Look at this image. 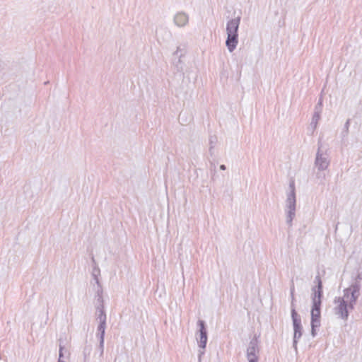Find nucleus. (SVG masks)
I'll list each match as a JSON object with an SVG mask.
<instances>
[{
    "instance_id": "412c9836",
    "label": "nucleus",
    "mask_w": 362,
    "mask_h": 362,
    "mask_svg": "<svg viewBox=\"0 0 362 362\" xmlns=\"http://www.w3.org/2000/svg\"><path fill=\"white\" fill-rule=\"evenodd\" d=\"M294 293V286L293 285L291 287V295H293Z\"/></svg>"
},
{
    "instance_id": "5701e85b",
    "label": "nucleus",
    "mask_w": 362,
    "mask_h": 362,
    "mask_svg": "<svg viewBox=\"0 0 362 362\" xmlns=\"http://www.w3.org/2000/svg\"><path fill=\"white\" fill-rule=\"evenodd\" d=\"M58 362H65V361H64L63 360H62V358H59Z\"/></svg>"
},
{
    "instance_id": "1a4fd4ad",
    "label": "nucleus",
    "mask_w": 362,
    "mask_h": 362,
    "mask_svg": "<svg viewBox=\"0 0 362 362\" xmlns=\"http://www.w3.org/2000/svg\"><path fill=\"white\" fill-rule=\"evenodd\" d=\"M361 285L359 282L355 281L349 288H345L343 293L346 298H349L351 302L356 303L360 296Z\"/></svg>"
},
{
    "instance_id": "b1692460",
    "label": "nucleus",
    "mask_w": 362,
    "mask_h": 362,
    "mask_svg": "<svg viewBox=\"0 0 362 362\" xmlns=\"http://www.w3.org/2000/svg\"><path fill=\"white\" fill-rule=\"evenodd\" d=\"M291 298H292V301H293V299H294V294L291 295Z\"/></svg>"
},
{
    "instance_id": "dca6fc26",
    "label": "nucleus",
    "mask_w": 362,
    "mask_h": 362,
    "mask_svg": "<svg viewBox=\"0 0 362 362\" xmlns=\"http://www.w3.org/2000/svg\"><path fill=\"white\" fill-rule=\"evenodd\" d=\"M59 358H62L64 356L63 354V351L64 349V346L62 344V339H59Z\"/></svg>"
},
{
    "instance_id": "0eeeda50",
    "label": "nucleus",
    "mask_w": 362,
    "mask_h": 362,
    "mask_svg": "<svg viewBox=\"0 0 362 362\" xmlns=\"http://www.w3.org/2000/svg\"><path fill=\"white\" fill-rule=\"evenodd\" d=\"M291 317L294 330L293 346L295 350L297 351L298 340L302 336V326L300 318L298 317L295 308H292L291 310Z\"/></svg>"
},
{
    "instance_id": "39448f33",
    "label": "nucleus",
    "mask_w": 362,
    "mask_h": 362,
    "mask_svg": "<svg viewBox=\"0 0 362 362\" xmlns=\"http://www.w3.org/2000/svg\"><path fill=\"white\" fill-rule=\"evenodd\" d=\"M322 144L320 141H318V148L315 160V165L320 171L325 170L329 165V158L327 150L322 148Z\"/></svg>"
},
{
    "instance_id": "ddd939ff",
    "label": "nucleus",
    "mask_w": 362,
    "mask_h": 362,
    "mask_svg": "<svg viewBox=\"0 0 362 362\" xmlns=\"http://www.w3.org/2000/svg\"><path fill=\"white\" fill-rule=\"evenodd\" d=\"M185 48L182 47L181 46H177L176 50L173 53V55L177 58V61L175 62V66H176L177 71L182 69V62L181 59L185 55Z\"/></svg>"
},
{
    "instance_id": "6e6552de",
    "label": "nucleus",
    "mask_w": 362,
    "mask_h": 362,
    "mask_svg": "<svg viewBox=\"0 0 362 362\" xmlns=\"http://www.w3.org/2000/svg\"><path fill=\"white\" fill-rule=\"evenodd\" d=\"M198 326L199 327V338L197 337L198 345L199 348L204 349L207 342V331L205 327L204 321L199 320L197 322ZM204 354V350L199 351V361H201L202 356Z\"/></svg>"
},
{
    "instance_id": "2eb2a0df",
    "label": "nucleus",
    "mask_w": 362,
    "mask_h": 362,
    "mask_svg": "<svg viewBox=\"0 0 362 362\" xmlns=\"http://www.w3.org/2000/svg\"><path fill=\"white\" fill-rule=\"evenodd\" d=\"M97 300V306H96V315L98 313H100V311L102 310L103 312H105L104 310V305H103V296L95 297Z\"/></svg>"
},
{
    "instance_id": "f257e3e1",
    "label": "nucleus",
    "mask_w": 362,
    "mask_h": 362,
    "mask_svg": "<svg viewBox=\"0 0 362 362\" xmlns=\"http://www.w3.org/2000/svg\"><path fill=\"white\" fill-rule=\"evenodd\" d=\"M315 282L317 283V286L312 288L311 334L313 337L316 334L315 328L320 325V306L322 297V282L320 276H315Z\"/></svg>"
},
{
    "instance_id": "f8f14e48",
    "label": "nucleus",
    "mask_w": 362,
    "mask_h": 362,
    "mask_svg": "<svg viewBox=\"0 0 362 362\" xmlns=\"http://www.w3.org/2000/svg\"><path fill=\"white\" fill-rule=\"evenodd\" d=\"M322 100H320L318 103L316 105L315 107V112L312 117V120L310 122V127L312 128L313 132L317 128L318 122L320 119V114L322 112Z\"/></svg>"
},
{
    "instance_id": "aec40b11",
    "label": "nucleus",
    "mask_w": 362,
    "mask_h": 362,
    "mask_svg": "<svg viewBox=\"0 0 362 362\" xmlns=\"http://www.w3.org/2000/svg\"><path fill=\"white\" fill-rule=\"evenodd\" d=\"M362 279V273H358L356 277V281L359 282L360 280Z\"/></svg>"
},
{
    "instance_id": "20e7f679",
    "label": "nucleus",
    "mask_w": 362,
    "mask_h": 362,
    "mask_svg": "<svg viewBox=\"0 0 362 362\" xmlns=\"http://www.w3.org/2000/svg\"><path fill=\"white\" fill-rule=\"evenodd\" d=\"M335 305L334 308V314L340 319L347 320L349 311L354 308L356 303L351 302L349 298H346L345 296L342 297H336L334 300Z\"/></svg>"
},
{
    "instance_id": "f3484780",
    "label": "nucleus",
    "mask_w": 362,
    "mask_h": 362,
    "mask_svg": "<svg viewBox=\"0 0 362 362\" xmlns=\"http://www.w3.org/2000/svg\"><path fill=\"white\" fill-rule=\"evenodd\" d=\"M100 269L98 267H95L93 268V272H92V276L93 279V281H95V278H98V276L100 275Z\"/></svg>"
},
{
    "instance_id": "4468645a",
    "label": "nucleus",
    "mask_w": 362,
    "mask_h": 362,
    "mask_svg": "<svg viewBox=\"0 0 362 362\" xmlns=\"http://www.w3.org/2000/svg\"><path fill=\"white\" fill-rule=\"evenodd\" d=\"M95 292V297L103 296V288L98 278H95V284L93 285Z\"/></svg>"
},
{
    "instance_id": "a211bd4d",
    "label": "nucleus",
    "mask_w": 362,
    "mask_h": 362,
    "mask_svg": "<svg viewBox=\"0 0 362 362\" xmlns=\"http://www.w3.org/2000/svg\"><path fill=\"white\" fill-rule=\"evenodd\" d=\"M349 124H350V119H347V121L346 122V123L344 124V130H345L346 134H347L349 132Z\"/></svg>"
},
{
    "instance_id": "423d86ee",
    "label": "nucleus",
    "mask_w": 362,
    "mask_h": 362,
    "mask_svg": "<svg viewBox=\"0 0 362 362\" xmlns=\"http://www.w3.org/2000/svg\"><path fill=\"white\" fill-rule=\"evenodd\" d=\"M96 316L97 320H99V325L97 328V337L100 341L99 347L100 349V355H102L104 350V339L106 329L107 316L105 312H103L102 310H100V313H98Z\"/></svg>"
},
{
    "instance_id": "9d476101",
    "label": "nucleus",
    "mask_w": 362,
    "mask_h": 362,
    "mask_svg": "<svg viewBox=\"0 0 362 362\" xmlns=\"http://www.w3.org/2000/svg\"><path fill=\"white\" fill-rule=\"evenodd\" d=\"M258 341L257 338L252 339L249 344L247 349V358L248 362H254L258 361Z\"/></svg>"
},
{
    "instance_id": "6ab92c4d",
    "label": "nucleus",
    "mask_w": 362,
    "mask_h": 362,
    "mask_svg": "<svg viewBox=\"0 0 362 362\" xmlns=\"http://www.w3.org/2000/svg\"><path fill=\"white\" fill-rule=\"evenodd\" d=\"M90 352L88 351V353L87 354L86 350L83 351V354H84V362H88L89 361V358L88 356V355H89Z\"/></svg>"
},
{
    "instance_id": "7ed1b4c3",
    "label": "nucleus",
    "mask_w": 362,
    "mask_h": 362,
    "mask_svg": "<svg viewBox=\"0 0 362 362\" xmlns=\"http://www.w3.org/2000/svg\"><path fill=\"white\" fill-rule=\"evenodd\" d=\"M290 191L287 193L286 205H285V213H286V222L288 227L293 226V220L296 216V193H295V184L292 181L289 184Z\"/></svg>"
},
{
    "instance_id": "4be33fe9",
    "label": "nucleus",
    "mask_w": 362,
    "mask_h": 362,
    "mask_svg": "<svg viewBox=\"0 0 362 362\" xmlns=\"http://www.w3.org/2000/svg\"><path fill=\"white\" fill-rule=\"evenodd\" d=\"M220 169L222 170H225L226 169V165H220Z\"/></svg>"
},
{
    "instance_id": "9b49d317",
    "label": "nucleus",
    "mask_w": 362,
    "mask_h": 362,
    "mask_svg": "<svg viewBox=\"0 0 362 362\" xmlns=\"http://www.w3.org/2000/svg\"><path fill=\"white\" fill-rule=\"evenodd\" d=\"M189 15L184 11L177 12L173 16V23L178 28H184L188 25Z\"/></svg>"
},
{
    "instance_id": "f03ea898",
    "label": "nucleus",
    "mask_w": 362,
    "mask_h": 362,
    "mask_svg": "<svg viewBox=\"0 0 362 362\" xmlns=\"http://www.w3.org/2000/svg\"><path fill=\"white\" fill-rule=\"evenodd\" d=\"M240 16L228 21L226 23L227 39L226 45L230 52H233L238 44V29Z\"/></svg>"
}]
</instances>
